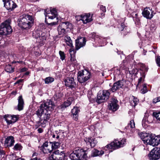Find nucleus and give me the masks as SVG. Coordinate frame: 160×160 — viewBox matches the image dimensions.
Here are the masks:
<instances>
[{
    "mask_svg": "<svg viewBox=\"0 0 160 160\" xmlns=\"http://www.w3.org/2000/svg\"><path fill=\"white\" fill-rule=\"evenodd\" d=\"M149 156L152 160H158L160 158V148H154L150 152Z\"/></svg>",
    "mask_w": 160,
    "mask_h": 160,
    "instance_id": "9d476101",
    "label": "nucleus"
},
{
    "mask_svg": "<svg viewBox=\"0 0 160 160\" xmlns=\"http://www.w3.org/2000/svg\"><path fill=\"white\" fill-rule=\"evenodd\" d=\"M54 80V78L49 77L45 78L44 80L45 83L46 84H49L52 82Z\"/></svg>",
    "mask_w": 160,
    "mask_h": 160,
    "instance_id": "f704fd0d",
    "label": "nucleus"
},
{
    "mask_svg": "<svg viewBox=\"0 0 160 160\" xmlns=\"http://www.w3.org/2000/svg\"><path fill=\"white\" fill-rule=\"evenodd\" d=\"M127 28L126 26H125L124 24L123 23H122L121 24V27L120 28V29L121 31H125Z\"/></svg>",
    "mask_w": 160,
    "mask_h": 160,
    "instance_id": "a18cd8bd",
    "label": "nucleus"
},
{
    "mask_svg": "<svg viewBox=\"0 0 160 160\" xmlns=\"http://www.w3.org/2000/svg\"><path fill=\"white\" fill-rule=\"evenodd\" d=\"M150 135L147 133H142L141 134L140 137L145 144H146L147 142L148 139L150 138Z\"/></svg>",
    "mask_w": 160,
    "mask_h": 160,
    "instance_id": "bb28decb",
    "label": "nucleus"
},
{
    "mask_svg": "<svg viewBox=\"0 0 160 160\" xmlns=\"http://www.w3.org/2000/svg\"><path fill=\"white\" fill-rule=\"evenodd\" d=\"M59 54L60 56V59L62 60H63L65 59V55L64 52L60 51H59Z\"/></svg>",
    "mask_w": 160,
    "mask_h": 160,
    "instance_id": "c03bdc74",
    "label": "nucleus"
},
{
    "mask_svg": "<svg viewBox=\"0 0 160 160\" xmlns=\"http://www.w3.org/2000/svg\"><path fill=\"white\" fill-rule=\"evenodd\" d=\"M110 93L107 90H103L101 92H99L97 95L96 102L98 104L104 102L109 98Z\"/></svg>",
    "mask_w": 160,
    "mask_h": 160,
    "instance_id": "0eeeda50",
    "label": "nucleus"
},
{
    "mask_svg": "<svg viewBox=\"0 0 160 160\" xmlns=\"http://www.w3.org/2000/svg\"><path fill=\"white\" fill-rule=\"evenodd\" d=\"M3 118L6 121L7 125H10L15 123L18 120L19 115L6 114L4 115Z\"/></svg>",
    "mask_w": 160,
    "mask_h": 160,
    "instance_id": "6e6552de",
    "label": "nucleus"
},
{
    "mask_svg": "<svg viewBox=\"0 0 160 160\" xmlns=\"http://www.w3.org/2000/svg\"><path fill=\"white\" fill-rule=\"evenodd\" d=\"M160 143V138L156 136L155 135L151 134L150 138L148 139L146 144H148L153 146L158 145Z\"/></svg>",
    "mask_w": 160,
    "mask_h": 160,
    "instance_id": "1a4fd4ad",
    "label": "nucleus"
},
{
    "mask_svg": "<svg viewBox=\"0 0 160 160\" xmlns=\"http://www.w3.org/2000/svg\"><path fill=\"white\" fill-rule=\"evenodd\" d=\"M18 103L17 109L19 111H20L23 109L24 105V102L22 96H20L19 97L18 99Z\"/></svg>",
    "mask_w": 160,
    "mask_h": 160,
    "instance_id": "aec40b11",
    "label": "nucleus"
},
{
    "mask_svg": "<svg viewBox=\"0 0 160 160\" xmlns=\"http://www.w3.org/2000/svg\"><path fill=\"white\" fill-rule=\"evenodd\" d=\"M4 2V6L9 11H12L16 8L17 6L13 0H3Z\"/></svg>",
    "mask_w": 160,
    "mask_h": 160,
    "instance_id": "f8f14e48",
    "label": "nucleus"
},
{
    "mask_svg": "<svg viewBox=\"0 0 160 160\" xmlns=\"http://www.w3.org/2000/svg\"><path fill=\"white\" fill-rule=\"evenodd\" d=\"M27 70V68H23L21 69V71L22 72H25Z\"/></svg>",
    "mask_w": 160,
    "mask_h": 160,
    "instance_id": "69168bd1",
    "label": "nucleus"
},
{
    "mask_svg": "<svg viewBox=\"0 0 160 160\" xmlns=\"http://www.w3.org/2000/svg\"><path fill=\"white\" fill-rule=\"evenodd\" d=\"M23 81V79H19V80H18L17 81V82L15 83L14 84H17L19 83L22 82Z\"/></svg>",
    "mask_w": 160,
    "mask_h": 160,
    "instance_id": "e2e57ef3",
    "label": "nucleus"
},
{
    "mask_svg": "<svg viewBox=\"0 0 160 160\" xmlns=\"http://www.w3.org/2000/svg\"><path fill=\"white\" fill-rule=\"evenodd\" d=\"M132 16L134 21H138L139 18L138 17V13L133 12L132 13Z\"/></svg>",
    "mask_w": 160,
    "mask_h": 160,
    "instance_id": "c9c22d12",
    "label": "nucleus"
},
{
    "mask_svg": "<svg viewBox=\"0 0 160 160\" xmlns=\"http://www.w3.org/2000/svg\"><path fill=\"white\" fill-rule=\"evenodd\" d=\"M69 158L71 160H81L87 158V154L83 149H78L70 154Z\"/></svg>",
    "mask_w": 160,
    "mask_h": 160,
    "instance_id": "7ed1b4c3",
    "label": "nucleus"
},
{
    "mask_svg": "<svg viewBox=\"0 0 160 160\" xmlns=\"http://www.w3.org/2000/svg\"><path fill=\"white\" fill-rule=\"evenodd\" d=\"M48 142L47 141L45 142L41 146V149L45 148H47L48 146Z\"/></svg>",
    "mask_w": 160,
    "mask_h": 160,
    "instance_id": "49530a36",
    "label": "nucleus"
},
{
    "mask_svg": "<svg viewBox=\"0 0 160 160\" xmlns=\"http://www.w3.org/2000/svg\"><path fill=\"white\" fill-rule=\"evenodd\" d=\"M90 92L91 93V92H89L88 94V97L90 101H92L94 99V96L92 94L91 95H90V94L89 93Z\"/></svg>",
    "mask_w": 160,
    "mask_h": 160,
    "instance_id": "603ef678",
    "label": "nucleus"
},
{
    "mask_svg": "<svg viewBox=\"0 0 160 160\" xmlns=\"http://www.w3.org/2000/svg\"><path fill=\"white\" fill-rule=\"evenodd\" d=\"M156 62L158 65L160 67V57H158L156 60Z\"/></svg>",
    "mask_w": 160,
    "mask_h": 160,
    "instance_id": "13d9d810",
    "label": "nucleus"
},
{
    "mask_svg": "<svg viewBox=\"0 0 160 160\" xmlns=\"http://www.w3.org/2000/svg\"><path fill=\"white\" fill-rule=\"evenodd\" d=\"M59 26L65 31L68 28H70L71 24L68 22H65L62 23Z\"/></svg>",
    "mask_w": 160,
    "mask_h": 160,
    "instance_id": "c85d7f7f",
    "label": "nucleus"
},
{
    "mask_svg": "<svg viewBox=\"0 0 160 160\" xmlns=\"http://www.w3.org/2000/svg\"><path fill=\"white\" fill-rule=\"evenodd\" d=\"M61 95H60L59 94H56L54 96V99L56 100H58V99H59L61 97Z\"/></svg>",
    "mask_w": 160,
    "mask_h": 160,
    "instance_id": "864d4df0",
    "label": "nucleus"
},
{
    "mask_svg": "<svg viewBox=\"0 0 160 160\" xmlns=\"http://www.w3.org/2000/svg\"><path fill=\"white\" fill-rule=\"evenodd\" d=\"M11 20L8 19L2 23L0 26V35H7L11 34L12 31L10 25Z\"/></svg>",
    "mask_w": 160,
    "mask_h": 160,
    "instance_id": "20e7f679",
    "label": "nucleus"
},
{
    "mask_svg": "<svg viewBox=\"0 0 160 160\" xmlns=\"http://www.w3.org/2000/svg\"><path fill=\"white\" fill-rule=\"evenodd\" d=\"M100 9L103 12H105L106 11V8L105 6L103 5H101L100 7Z\"/></svg>",
    "mask_w": 160,
    "mask_h": 160,
    "instance_id": "5fc2aeb1",
    "label": "nucleus"
},
{
    "mask_svg": "<svg viewBox=\"0 0 160 160\" xmlns=\"http://www.w3.org/2000/svg\"><path fill=\"white\" fill-rule=\"evenodd\" d=\"M66 43L68 46L70 47L71 48L73 47V46L72 45V40L69 41H66Z\"/></svg>",
    "mask_w": 160,
    "mask_h": 160,
    "instance_id": "09e8293b",
    "label": "nucleus"
},
{
    "mask_svg": "<svg viewBox=\"0 0 160 160\" xmlns=\"http://www.w3.org/2000/svg\"><path fill=\"white\" fill-rule=\"evenodd\" d=\"M53 153L54 154L58 155V158L59 157H62V153H64L62 152H60L58 150H56L54 151Z\"/></svg>",
    "mask_w": 160,
    "mask_h": 160,
    "instance_id": "37998d69",
    "label": "nucleus"
},
{
    "mask_svg": "<svg viewBox=\"0 0 160 160\" xmlns=\"http://www.w3.org/2000/svg\"><path fill=\"white\" fill-rule=\"evenodd\" d=\"M124 81L123 80H119L114 83L112 87L111 88V91L114 92L117 90L122 88Z\"/></svg>",
    "mask_w": 160,
    "mask_h": 160,
    "instance_id": "f3484780",
    "label": "nucleus"
},
{
    "mask_svg": "<svg viewBox=\"0 0 160 160\" xmlns=\"http://www.w3.org/2000/svg\"><path fill=\"white\" fill-rule=\"evenodd\" d=\"M22 147L20 144L17 143L14 146L13 149L16 150L20 151L22 149Z\"/></svg>",
    "mask_w": 160,
    "mask_h": 160,
    "instance_id": "79ce46f5",
    "label": "nucleus"
},
{
    "mask_svg": "<svg viewBox=\"0 0 160 160\" xmlns=\"http://www.w3.org/2000/svg\"><path fill=\"white\" fill-rule=\"evenodd\" d=\"M5 154V152L4 150H2L1 148H0V155H4Z\"/></svg>",
    "mask_w": 160,
    "mask_h": 160,
    "instance_id": "680f3d73",
    "label": "nucleus"
},
{
    "mask_svg": "<svg viewBox=\"0 0 160 160\" xmlns=\"http://www.w3.org/2000/svg\"><path fill=\"white\" fill-rule=\"evenodd\" d=\"M104 152V151L102 150L100 151L97 149H94L92 151L91 156L93 157H97L102 155Z\"/></svg>",
    "mask_w": 160,
    "mask_h": 160,
    "instance_id": "cd10ccee",
    "label": "nucleus"
},
{
    "mask_svg": "<svg viewBox=\"0 0 160 160\" xmlns=\"http://www.w3.org/2000/svg\"><path fill=\"white\" fill-rule=\"evenodd\" d=\"M80 112L79 108L77 107H74L71 111V112L73 116V118L76 121L78 120V114Z\"/></svg>",
    "mask_w": 160,
    "mask_h": 160,
    "instance_id": "412c9836",
    "label": "nucleus"
},
{
    "mask_svg": "<svg viewBox=\"0 0 160 160\" xmlns=\"http://www.w3.org/2000/svg\"><path fill=\"white\" fill-rule=\"evenodd\" d=\"M72 101L70 98H69L66 101L64 102L63 103L59 106V108L63 110L65 108H66L71 105Z\"/></svg>",
    "mask_w": 160,
    "mask_h": 160,
    "instance_id": "393cba45",
    "label": "nucleus"
},
{
    "mask_svg": "<svg viewBox=\"0 0 160 160\" xmlns=\"http://www.w3.org/2000/svg\"><path fill=\"white\" fill-rule=\"evenodd\" d=\"M64 40L65 41V42H66V41H69L70 40H71L70 37L69 36L65 37Z\"/></svg>",
    "mask_w": 160,
    "mask_h": 160,
    "instance_id": "052dcab7",
    "label": "nucleus"
},
{
    "mask_svg": "<svg viewBox=\"0 0 160 160\" xmlns=\"http://www.w3.org/2000/svg\"><path fill=\"white\" fill-rule=\"evenodd\" d=\"M81 19L84 24H86L92 20L89 13L86 14L85 15H82V18Z\"/></svg>",
    "mask_w": 160,
    "mask_h": 160,
    "instance_id": "5701e85b",
    "label": "nucleus"
},
{
    "mask_svg": "<svg viewBox=\"0 0 160 160\" xmlns=\"http://www.w3.org/2000/svg\"><path fill=\"white\" fill-rule=\"evenodd\" d=\"M62 157H59V159L58 160H67V157L65 155V153H62Z\"/></svg>",
    "mask_w": 160,
    "mask_h": 160,
    "instance_id": "de8ad7c7",
    "label": "nucleus"
},
{
    "mask_svg": "<svg viewBox=\"0 0 160 160\" xmlns=\"http://www.w3.org/2000/svg\"><path fill=\"white\" fill-rule=\"evenodd\" d=\"M18 23L19 26L24 29L30 28L33 25L34 19L28 14H24L21 17Z\"/></svg>",
    "mask_w": 160,
    "mask_h": 160,
    "instance_id": "f03ea898",
    "label": "nucleus"
},
{
    "mask_svg": "<svg viewBox=\"0 0 160 160\" xmlns=\"http://www.w3.org/2000/svg\"><path fill=\"white\" fill-rule=\"evenodd\" d=\"M45 35L44 33H42V32L40 30H34L32 34L33 37L36 38H40L44 36Z\"/></svg>",
    "mask_w": 160,
    "mask_h": 160,
    "instance_id": "b1692460",
    "label": "nucleus"
},
{
    "mask_svg": "<svg viewBox=\"0 0 160 160\" xmlns=\"http://www.w3.org/2000/svg\"><path fill=\"white\" fill-rule=\"evenodd\" d=\"M86 40L85 38L80 37L75 40L76 48L77 50L84 46L86 44Z\"/></svg>",
    "mask_w": 160,
    "mask_h": 160,
    "instance_id": "dca6fc26",
    "label": "nucleus"
},
{
    "mask_svg": "<svg viewBox=\"0 0 160 160\" xmlns=\"http://www.w3.org/2000/svg\"><path fill=\"white\" fill-rule=\"evenodd\" d=\"M130 65V61L128 59V58L123 61L122 62L121 64V67H123L124 69L128 68L129 65Z\"/></svg>",
    "mask_w": 160,
    "mask_h": 160,
    "instance_id": "a878e982",
    "label": "nucleus"
},
{
    "mask_svg": "<svg viewBox=\"0 0 160 160\" xmlns=\"http://www.w3.org/2000/svg\"><path fill=\"white\" fill-rule=\"evenodd\" d=\"M65 85L69 88L73 89L77 86V84L73 77L67 78L64 80Z\"/></svg>",
    "mask_w": 160,
    "mask_h": 160,
    "instance_id": "9b49d317",
    "label": "nucleus"
},
{
    "mask_svg": "<svg viewBox=\"0 0 160 160\" xmlns=\"http://www.w3.org/2000/svg\"><path fill=\"white\" fill-rule=\"evenodd\" d=\"M145 77V75L143 73V75H142V77H141L139 78L138 79V84L139 83H141V82H142V77Z\"/></svg>",
    "mask_w": 160,
    "mask_h": 160,
    "instance_id": "bf43d9fd",
    "label": "nucleus"
},
{
    "mask_svg": "<svg viewBox=\"0 0 160 160\" xmlns=\"http://www.w3.org/2000/svg\"><path fill=\"white\" fill-rule=\"evenodd\" d=\"M21 62H22V61H14L13 62H12V63H16V62L21 63Z\"/></svg>",
    "mask_w": 160,
    "mask_h": 160,
    "instance_id": "338daca9",
    "label": "nucleus"
},
{
    "mask_svg": "<svg viewBox=\"0 0 160 160\" xmlns=\"http://www.w3.org/2000/svg\"><path fill=\"white\" fill-rule=\"evenodd\" d=\"M54 154H53V153L51 154L50 156H49L50 159L51 160H55L56 157L54 156Z\"/></svg>",
    "mask_w": 160,
    "mask_h": 160,
    "instance_id": "6e6d98bb",
    "label": "nucleus"
},
{
    "mask_svg": "<svg viewBox=\"0 0 160 160\" xmlns=\"http://www.w3.org/2000/svg\"><path fill=\"white\" fill-rule=\"evenodd\" d=\"M118 102V101L116 98H111L108 105L109 109L113 111H116L119 108Z\"/></svg>",
    "mask_w": 160,
    "mask_h": 160,
    "instance_id": "ddd939ff",
    "label": "nucleus"
},
{
    "mask_svg": "<svg viewBox=\"0 0 160 160\" xmlns=\"http://www.w3.org/2000/svg\"><path fill=\"white\" fill-rule=\"evenodd\" d=\"M84 140L86 143L88 148H92L94 147L97 143L95 138H86Z\"/></svg>",
    "mask_w": 160,
    "mask_h": 160,
    "instance_id": "2eb2a0df",
    "label": "nucleus"
},
{
    "mask_svg": "<svg viewBox=\"0 0 160 160\" xmlns=\"http://www.w3.org/2000/svg\"><path fill=\"white\" fill-rule=\"evenodd\" d=\"M77 21L81 20V18H82V15L77 16L75 17Z\"/></svg>",
    "mask_w": 160,
    "mask_h": 160,
    "instance_id": "4d7b16f0",
    "label": "nucleus"
},
{
    "mask_svg": "<svg viewBox=\"0 0 160 160\" xmlns=\"http://www.w3.org/2000/svg\"><path fill=\"white\" fill-rule=\"evenodd\" d=\"M50 13L47 14V15L45 14L46 17H48V18L53 19L57 17V12L55 8H52L50 10Z\"/></svg>",
    "mask_w": 160,
    "mask_h": 160,
    "instance_id": "6ab92c4d",
    "label": "nucleus"
},
{
    "mask_svg": "<svg viewBox=\"0 0 160 160\" xmlns=\"http://www.w3.org/2000/svg\"><path fill=\"white\" fill-rule=\"evenodd\" d=\"M75 53V51L73 49H71L69 50V53L71 57L70 60L73 62L74 64H75L76 63V60L75 58V56L74 53Z\"/></svg>",
    "mask_w": 160,
    "mask_h": 160,
    "instance_id": "c756f323",
    "label": "nucleus"
},
{
    "mask_svg": "<svg viewBox=\"0 0 160 160\" xmlns=\"http://www.w3.org/2000/svg\"><path fill=\"white\" fill-rule=\"evenodd\" d=\"M132 97L133 98V100L131 101V103L132 106L135 107L138 104L139 100L137 98L134 96H132Z\"/></svg>",
    "mask_w": 160,
    "mask_h": 160,
    "instance_id": "72a5a7b5",
    "label": "nucleus"
},
{
    "mask_svg": "<svg viewBox=\"0 0 160 160\" xmlns=\"http://www.w3.org/2000/svg\"><path fill=\"white\" fill-rule=\"evenodd\" d=\"M38 131L39 133H41L43 132V130L42 128H39L38 129Z\"/></svg>",
    "mask_w": 160,
    "mask_h": 160,
    "instance_id": "0e129e2a",
    "label": "nucleus"
},
{
    "mask_svg": "<svg viewBox=\"0 0 160 160\" xmlns=\"http://www.w3.org/2000/svg\"><path fill=\"white\" fill-rule=\"evenodd\" d=\"M54 107V103L50 100L41 104L36 112L38 117L40 118V126L42 127H45V124L50 117V114L48 111L52 110Z\"/></svg>",
    "mask_w": 160,
    "mask_h": 160,
    "instance_id": "f257e3e1",
    "label": "nucleus"
},
{
    "mask_svg": "<svg viewBox=\"0 0 160 160\" xmlns=\"http://www.w3.org/2000/svg\"><path fill=\"white\" fill-rule=\"evenodd\" d=\"M78 82L82 83L88 80L91 76V73L88 70L79 71L78 73Z\"/></svg>",
    "mask_w": 160,
    "mask_h": 160,
    "instance_id": "39448f33",
    "label": "nucleus"
},
{
    "mask_svg": "<svg viewBox=\"0 0 160 160\" xmlns=\"http://www.w3.org/2000/svg\"><path fill=\"white\" fill-rule=\"evenodd\" d=\"M126 142V139L123 138L120 141H115L108 144L105 147V148L108 149L114 150L118 148L122 147Z\"/></svg>",
    "mask_w": 160,
    "mask_h": 160,
    "instance_id": "423d86ee",
    "label": "nucleus"
},
{
    "mask_svg": "<svg viewBox=\"0 0 160 160\" xmlns=\"http://www.w3.org/2000/svg\"><path fill=\"white\" fill-rule=\"evenodd\" d=\"M14 142L13 137L12 136H9L6 138L4 145L7 147H11L13 145Z\"/></svg>",
    "mask_w": 160,
    "mask_h": 160,
    "instance_id": "a211bd4d",
    "label": "nucleus"
},
{
    "mask_svg": "<svg viewBox=\"0 0 160 160\" xmlns=\"http://www.w3.org/2000/svg\"><path fill=\"white\" fill-rule=\"evenodd\" d=\"M14 68L9 64L6 65L5 67V70L7 72L12 73L14 71Z\"/></svg>",
    "mask_w": 160,
    "mask_h": 160,
    "instance_id": "473e14b6",
    "label": "nucleus"
},
{
    "mask_svg": "<svg viewBox=\"0 0 160 160\" xmlns=\"http://www.w3.org/2000/svg\"><path fill=\"white\" fill-rule=\"evenodd\" d=\"M84 140L86 143L88 148H92L94 147L97 143L95 138H86Z\"/></svg>",
    "mask_w": 160,
    "mask_h": 160,
    "instance_id": "4468645a",
    "label": "nucleus"
},
{
    "mask_svg": "<svg viewBox=\"0 0 160 160\" xmlns=\"http://www.w3.org/2000/svg\"><path fill=\"white\" fill-rule=\"evenodd\" d=\"M50 144H52V150L53 149H56L59 147L60 143L58 142H50Z\"/></svg>",
    "mask_w": 160,
    "mask_h": 160,
    "instance_id": "7c9ffc66",
    "label": "nucleus"
},
{
    "mask_svg": "<svg viewBox=\"0 0 160 160\" xmlns=\"http://www.w3.org/2000/svg\"><path fill=\"white\" fill-rule=\"evenodd\" d=\"M150 10L149 9L148 10L147 8H145L142 12L143 16L147 19H151L153 17V15L152 13L150 14Z\"/></svg>",
    "mask_w": 160,
    "mask_h": 160,
    "instance_id": "4be33fe9",
    "label": "nucleus"
},
{
    "mask_svg": "<svg viewBox=\"0 0 160 160\" xmlns=\"http://www.w3.org/2000/svg\"><path fill=\"white\" fill-rule=\"evenodd\" d=\"M141 92L142 93L144 94L148 92L146 84H144L143 85V88L141 90Z\"/></svg>",
    "mask_w": 160,
    "mask_h": 160,
    "instance_id": "ea45409f",
    "label": "nucleus"
},
{
    "mask_svg": "<svg viewBox=\"0 0 160 160\" xmlns=\"http://www.w3.org/2000/svg\"><path fill=\"white\" fill-rule=\"evenodd\" d=\"M127 127L128 128H133L135 127V124L134 121L133 120L130 121L129 124H128L127 127H126L125 128L126 129H127Z\"/></svg>",
    "mask_w": 160,
    "mask_h": 160,
    "instance_id": "e433bc0d",
    "label": "nucleus"
},
{
    "mask_svg": "<svg viewBox=\"0 0 160 160\" xmlns=\"http://www.w3.org/2000/svg\"><path fill=\"white\" fill-rule=\"evenodd\" d=\"M57 30L58 32V34L59 35H63L65 33V31L62 28L59 26L58 27Z\"/></svg>",
    "mask_w": 160,
    "mask_h": 160,
    "instance_id": "4c0bfd02",
    "label": "nucleus"
},
{
    "mask_svg": "<svg viewBox=\"0 0 160 160\" xmlns=\"http://www.w3.org/2000/svg\"><path fill=\"white\" fill-rule=\"evenodd\" d=\"M45 23H47L48 25H50L51 26H53V25H55L57 23L56 22H51V23H48L47 22V21L46 20V19L45 20Z\"/></svg>",
    "mask_w": 160,
    "mask_h": 160,
    "instance_id": "3c124183",
    "label": "nucleus"
},
{
    "mask_svg": "<svg viewBox=\"0 0 160 160\" xmlns=\"http://www.w3.org/2000/svg\"><path fill=\"white\" fill-rule=\"evenodd\" d=\"M91 37L92 39L98 41L99 42H101L102 38H100L99 36L97 35L96 33L93 32L91 34Z\"/></svg>",
    "mask_w": 160,
    "mask_h": 160,
    "instance_id": "2f4dec72",
    "label": "nucleus"
},
{
    "mask_svg": "<svg viewBox=\"0 0 160 160\" xmlns=\"http://www.w3.org/2000/svg\"><path fill=\"white\" fill-rule=\"evenodd\" d=\"M153 114L157 120L160 122V112H154L153 113Z\"/></svg>",
    "mask_w": 160,
    "mask_h": 160,
    "instance_id": "58836bf2",
    "label": "nucleus"
},
{
    "mask_svg": "<svg viewBox=\"0 0 160 160\" xmlns=\"http://www.w3.org/2000/svg\"><path fill=\"white\" fill-rule=\"evenodd\" d=\"M43 152L45 153H51L52 151V149H50L49 148H43L41 149Z\"/></svg>",
    "mask_w": 160,
    "mask_h": 160,
    "instance_id": "a19ab883",
    "label": "nucleus"
},
{
    "mask_svg": "<svg viewBox=\"0 0 160 160\" xmlns=\"http://www.w3.org/2000/svg\"><path fill=\"white\" fill-rule=\"evenodd\" d=\"M156 29V27L154 24H152L151 25L150 29L152 32H154Z\"/></svg>",
    "mask_w": 160,
    "mask_h": 160,
    "instance_id": "8fccbe9b",
    "label": "nucleus"
},
{
    "mask_svg": "<svg viewBox=\"0 0 160 160\" xmlns=\"http://www.w3.org/2000/svg\"><path fill=\"white\" fill-rule=\"evenodd\" d=\"M30 160H41V159H38V158L37 157H35V158H34L32 159H31Z\"/></svg>",
    "mask_w": 160,
    "mask_h": 160,
    "instance_id": "774afa93",
    "label": "nucleus"
}]
</instances>
